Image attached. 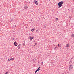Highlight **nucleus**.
Segmentation results:
<instances>
[{"label":"nucleus","mask_w":74,"mask_h":74,"mask_svg":"<svg viewBox=\"0 0 74 74\" xmlns=\"http://www.w3.org/2000/svg\"><path fill=\"white\" fill-rule=\"evenodd\" d=\"M60 46V45H59V44H58V47H59Z\"/></svg>","instance_id":"ddd939ff"},{"label":"nucleus","mask_w":74,"mask_h":74,"mask_svg":"<svg viewBox=\"0 0 74 74\" xmlns=\"http://www.w3.org/2000/svg\"><path fill=\"white\" fill-rule=\"evenodd\" d=\"M17 43H16V41H15L14 42V45L15 46H17Z\"/></svg>","instance_id":"20e7f679"},{"label":"nucleus","mask_w":74,"mask_h":74,"mask_svg":"<svg viewBox=\"0 0 74 74\" xmlns=\"http://www.w3.org/2000/svg\"><path fill=\"white\" fill-rule=\"evenodd\" d=\"M20 45H21V44H19V45H18V47H19V46H20Z\"/></svg>","instance_id":"4468645a"},{"label":"nucleus","mask_w":74,"mask_h":74,"mask_svg":"<svg viewBox=\"0 0 74 74\" xmlns=\"http://www.w3.org/2000/svg\"><path fill=\"white\" fill-rule=\"evenodd\" d=\"M66 46L67 47H69V45L68 44H67L66 45Z\"/></svg>","instance_id":"1a4fd4ad"},{"label":"nucleus","mask_w":74,"mask_h":74,"mask_svg":"<svg viewBox=\"0 0 74 74\" xmlns=\"http://www.w3.org/2000/svg\"><path fill=\"white\" fill-rule=\"evenodd\" d=\"M38 71V70H36L35 72V73H36Z\"/></svg>","instance_id":"9b49d317"},{"label":"nucleus","mask_w":74,"mask_h":74,"mask_svg":"<svg viewBox=\"0 0 74 74\" xmlns=\"http://www.w3.org/2000/svg\"><path fill=\"white\" fill-rule=\"evenodd\" d=\"M56 49V47L54 48V49Z\"/></svg>","instance_id":"4be33fe9"},{"label":"nucleus","mask_w":74,"mask_h":74,"mask_svg":"<svg viewBox=\"0 0 74 74\" xmlns=\"http://www.w3.org/2000/svg\"><path fill=\"white\" fill-rule=\"evenodd\" d=\"M13 39H14V38H12V40H13Z\"/></svg>","instance_id":"cd10ccee"},{"label":"nucleus","mask_w":74,"mask_h":74,"mask_svg":"<svg viewBox=\"0 0 74 74\" xmlns=\"http://www.w3.org/2000/svg\"><path fill=\"white\" fill-rule=\"evenodd\" d=\"M73 67V65H70L69 66V70H70L71 69H72Z\"/></svg>","instance_id":"f03ea898"},{"label":"nucleus","mask_w":74,"mask_h":74,"mask_svg":"<svg viewBox=\"0 0 74 74\" xmlns=\"http://www.w3.org/2000/svg\"><path fill=\"white\" fill-rule=\"evenodd\" d=\"M29 39L30 40H32L33 39V38L32 37H31V36H30V38H29Z\"/></svg>","instance_id":"423d86ee"},{"label":"nucleus","mask_w":74,"mask_h":74,"mask_svg":"<svg viewBox=\"0 0 74 74\" xmlns=\"http://www.w3.org/2000/svg\"><path fill=\"white\" fill-rule=\"evenodd\" d=\"M44 27L45 28H46V26L44 25Z\"/></svg>","instance_id":"2eb2a0df"},{"label":"nucleus","mask_w":74,"mask_h":74,"mask_svg":"<svg viewBox=\"0 0 74 74\" xmlns=\"http://www.w3.org/2000/svg\"><path fill=\"white\" fill-rule=\"evenodd\" d=\"M71 36L72 37H74V34H72L71 35Z\"/></svg>","instance_id":"6e6552de"},{"label":"nucleus","mask_w":74,"mask_h":74,"mask_svg":"<svg viewBox=\"0 0 74 74\" xmlns=\"http://www.w3.org/2000/svg\"><path fill=\"white\" fill-rule=\"evenodd\" d=\"M38 69H40V67H39Z\"/></svg>","instance_id":"b1692460"},{"label":"nucleus","mask_w":74,"mask_h":74,"mask_svg":"<svg viewBox=\"0 0 74 74\" xmlns=\"http://www.w3.org/2000/svg\"><path fill=\"white\" fill-rule=\"evenodd\" d=\"M25 45V43H23V45Z\"/></svg>","instance_id":"6ab92c4d"},{"label":"nucleus","mask_w":74,"mask_h":74,"mask_svg":"<svg viewBox=\"0 0 74 74\" xmlns=\"http://www.w3.org/2000/svg\"><path fill=\"white\" fill-rule=\"evenodd\" d=\"M34 3H35L36 4V5H38V2L37 1H36V0H34Z\"/></svg>","instance_id":"7ed1b4c3"},{"label":"nucleus","mask_w":74,"mask_h":74,"mask_svg":"<svg viewBox=\"0 0 74 74\" xmlns=\"http://www.w3.org/2000/svg\"><path fill=\"white\" fill-rule=\"evenodd\" d=\"M28 8V7L27 6H25L24 7V8L25 9H27Z\"/></svg>","instance_id":"39448f33"},{"label":"nucleus","mask_w":74,"mask_h":74,"mask_svg":"<svg viewBox=\"0 0 74 74\" xmlns=\"http://www.w3.org/2000/svg\"><path fill=\"white\" fill-rule=\"evenodd\" d=\"M35 45H37V43H35Z\"/></svg>","instance_id":"412c9836"},{"label":"nucleus","mask_w":74,"mask_h":74,"mask_svg":"<svg viewBox=\"0 0 74 74\" xmlns=\"http://www.w3.org/2000/svg\"><path fill=\"white\" fill-rule=\"evenodd\" d=\"M56 21H58V18H56Z\"/></svg>","instance_id":"f3484780"},{"label":"nucleus","mask_w":74,"mask_h":74,"mask_svg":"<svg viewBox=\"0 0 74 74\" xmlns=\"http://www.w3.org/2000/svg\"><path fill=\"white\" fill-rule=\"evenodd\" d=\"M8 61H10V59H8Z\"/></svg>","instance_id":"393cba45"},{"label":"nucleus","mask_w":74,"mask_h":74,"mask_svg":"<svg viewBox=\"0 0 74 74\" xmlns=\"http://www.w3.org/2000/svg\"><path fill=\"white\" fill-rule=\"evenodd\" d=\"M34 29H32L31 30L32 32H34Z\"/></svg>","instance_id":"9d476101"},{"label":"nucleus","mask_w":74,"mask_h":74,"mask_svg":"<svg viewBox=\"0 0 74 74\" xmlns=\"http://www.w3.org/2000/svg\"><path fill=\"white\" fill-rule=\"evenodd\" d=\"M40 69H38V71H40Z\"/></svg>","instance_id":"5701e85b"},{"label":"nucleus","mask_w":74,"mask_h":74,"mask_svg":"<svg viewBox=\"0 0 74 74\" xmlns=\"http://www.w3.org/2000/svg\"><path fill=\"white\" fill-rule=\"evenodd\" d=\"M63 1H61L58 3L59 7L60 8V7H61L62 6V5H63Z\"/></svg>","instance_id":"f257e3e1"},{"label":"nucleus","mask_w":74,"mask_h":74,"mask_svg":"<svg viewBox=\"0 0 74 74\" xmlns=\"http://www.w3.org/2000/svg\"><path fill=\"white\" fill-rule=\"evenodd\" d=\"M36 32H38V30H36Z\"/></svg>","instance_id":"a211bd4d"},{"label":"nucleus","mask_w":74,"mask_h":74,"mask_svg":"<svg viewBox=\"0 0 74 74\" xmlns=\"http://www.w3.org/2000/svg\"><path fill=\"white\" fill-rule=\"evenodd\" d=\"M14 58H10L11 60H14Z\"/></svg>","instance_id":"0eeeda50"},{"label":"nucleus","mask_w":74,"mask_h":74,"mask_svg":"<svg viewBox=\"0 0 74 74\" xmlns=\"http://www.w3.org/2000/svg\"><path fill=\"white\" fill-rule=\"evenodd\" d=\"M47 50H48V49H47Z\"/></svg>","instance_id":"c756f323"},{"label":"nucleus","mask_w":74,"mask_h":74,"mask_svg":"<svg viewBox=\"0 0 74 74\" xmlns=\"http://www.w3.org/2000/svg\"><path fill=\"white\" fill-rule=\"evenodd\" d=\"M25 42V41H24V42Z\"/></svg>","instance_id":"a878e982"},{"label":"nucleus","mask_w":74,"mask_h":74,"mask_svg":"<svg viewBox=\"0 0 74 74\" xmlns=\"http://www.w3.org/2000/svg\"><path fill=\"white\" fill-rule=\"evenodd\" d=\"M31 22H32V21H33V20L31 19Z\"/></svg>","instance_id":"aec40b11"},{"label":"nucleus","mask_w":74,"mask_h":74,"mask_svg":"<svg viewBox=\"0 0 74 74\" xmlns=\"http://www.w3.org/2000/svg\"><path fill=\"white\" fill-rule=\"evenodd\" d=\"M42 63H43V62H41V64H42V65H43V64Z\"/></svg>","instance_id":"dca6fc26"},{"label":"nucleus","mask_w":74,"mask_h":74,"mask_svg":"<svg viewBox=\"0 0 74 74\" xmlns=\"http://www.w3.org/2000/svg\"><path fill=\"white\" fill-rule=\"evenodd\" d=\"M39 69H38H38H37V70H38Z\"/></svg>","instance_id":"bb28decb"},{"label":"nucleus","mask_w":74,"mask_h":74,"mask_svg":"<svg viewBox=\"0 0 74 74\" xmlns=\"http://www.w3.org/2000/svg\"><path fill=\"white\" fill-rule=\"evenodd\" d=\"M36 73H35V74H36Z\"/></svg>","instance_id":"c85d7f7f"},{"label":"nucleus","mask_w":74,"mask_h":74,"mask_svg":"<svg viewBox=\"0 0 74 74\" xmlns=\"http://www.w3.org/2000/svg\"><path fill=\"white\" fill-rule=\"evenodd\" d=\"M8 72H7L5 74H8Z\"/></svg>","instance_id":"f8f14e48"}]
</instances>
